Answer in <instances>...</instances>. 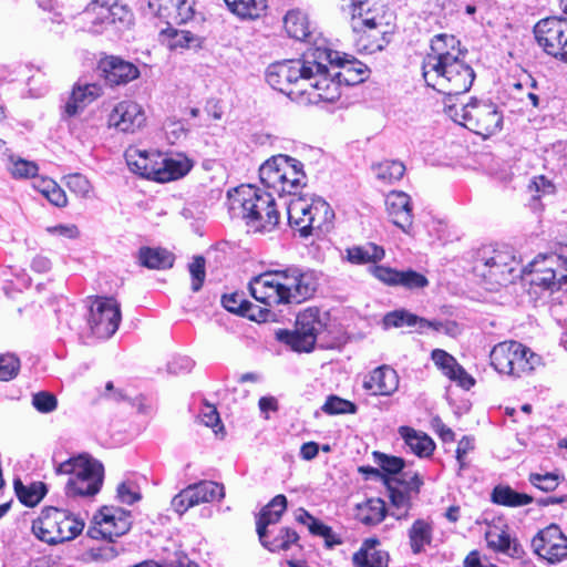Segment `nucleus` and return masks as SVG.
I'll return each instance as SVG.
<instances>
[{"instance_id": "11", "label": "nucleus", "mask_w": 567, "mask_h": 567, "mask_svg": "<svg viewBox=\"0 0 567 567\" xmlns=\"http://www.w3.org/2000/svg\"><path fill=\"white\" fill-rule=\"evenodd\" d=\"M84 528V522L71 512L47 507L33 522L32 532L37 538L50 545L74 539Z\"/></svg>"}, {"instance_id": "57", "label": "nucleus", "mask_w": 567, "mask_h": 567, "mask_svg": "<svg viewBox=\"0 0 567 567\" xmlns=\"http://www.w3.org/2000/svg\"><path fill=\"white\" fill-rule=\"evenodd\" d=\"M192 491L193 489H189L187 486L173 497L171 505L174 512H176L178 515H183L189 508L196 506Z\"/></svg>"}, {"instance_id": "41", "label": "nucleus", "mask_w": 567, "mask_h": 567, "mask_svg": "<svg viewBox=\"0 0 567 567\" xmlns=\"http://www.w3.org/2000/svg\"><path fill=\"white\" fill-rule=\"evenodd\" d=\"M386 515L385 503L381 498H370L358 507L360 522L368 526L381 523Z\"/></svg>"}, {"instance_id": "29", "label": "nucleus", "mask_w": 567, "mask_h": 567, "mask_svg": "<svg viewBox=\"0 0 567 567\" xmlns=\"http://www.w3.org/2000/svg\"><path fill=\"white\" fill-rule=\"evenodd\" d=\"M433 522L426 518H417L406 529V537L413 555L425 553L426 547L433 542Z\"/></svg>"}, {"instance_id": "44", "label": "nucleus", "mask_w": 567, "mask_h": 567, "mask_svg": "<svg viewBox=\"0 0 567 567\" xmlns=\"http://www.w3.org/2000/svg\"><path fill=\"white\" fill-rule=\"evenodd\" d=\"M284 27L290 38L305 40L309 35L307 17L301 11L291 10L284 18Z\"/></svg>"}, {"instance_id": "7", "label": "nucleus", "mask_w": 567, "mask_h": 567, "mask_svg": "<svg viewBox=\"0 0 567 567\" xmlns=\"http://www.w3.org/2000/svg\"><path fill=\"white\" fill-rule=\"evenodd\" d=\"M289 225L299 231L301 237L312 235L313 230L328 231L334 213L321 197L313 195H297L287 203Z\"/></svg>"}, {"instance_id": "61", "label": "nucleus", "mask_w": 567, "mask_h": 567, "mask_svg": "<svg viewBox=\"0 0 567 567\" xmlns=\"http://www.w3.org/2000/svg\"><path fill=\"white\" fill-rule=\"evenodd\" d=\"M32 404L39 412L49 413L55 410L56 399L49 392H39L33 395Z\"/></svg>"}, {"instance_id": "32", "label": "nucleus", "mask_w": 567, "mask_h": 567, "mask_svg": "<svg viewBox=\"0 0 567 567\" xmlns=\"http://www.w3.org/2000/svg\"><path fill=\"white\" fill-rule=\"evenodd\" d=\"M399 434L413 454L419 457H429L432 455L435 443L424 432L416 431L410 426H400Z\"/></svg>"}, {"instance_id": "17", "label": "nucleus", "mask_w": 567, "mask_h": 567, "mask_svg": "<svg viewBox=\"0 0 567 567\" xmlns=\"http://www.w3.org/2000/svg\"><path fill=\"white\" fill-rule=\"evenodd\" d=\"M535 39L543 50L560 60L565 61L567 52V20L550 17L543 19L534 27Z\"/></svg>"}, {"instance_id": "21", "label": "nucleus", "mask_w": 567, "mask_h": 567, "mask_svg": "<svg viewBox=\"0 0 567 567\" xmlns=\"http://www.w3.org/2000/svg\"><path fill=\"white\" fill-rule=\"evenodd\" d=\"M370 271L377 279L389 286H402L409 290L423 289L429 286L427 278L413 269L396 270L384 266H373Z\"/></svg>"}, {"instance_id": "46", "label": "nucleus", "mask_w": 567, "mask_h": 567, "mask_svg": "<svg viewBox=\"0 0 567 567\" xmlns=\"http://www.w3.org/2000/svg\"><path fill=\"white\" fill-rule=\"evenodd\" d=\"M391 504L394 511L391 515L396 519H406L412 506L410 493L406 489H400L389 486Z\"/></svg>"}, {"instance_id": "62", "label": "nucleus", "mask_w": 567, "mask_h": 567, "mask_svg": "<svg viewBox=\"0 0 567 567\" xmlns=\"http://www.w3.org/2000/svg\"><path fill=\"white\" fill-rule=\"evenodd\" d=\"M394 481L401 484L408 492H413L415 494L419 493L420 487L423 484L421 476L413 472H401L400 477L394 478Z\"/></svg>"}, {"instance_id": "27", "label": "nucleus", "mask_w": 567, "mask_h": 567, "mask_svg": "<svg viewBox=\"0 0 567 567\" xmlns=\"http://www.w3.org/2000/svg\"><path fill=\"white\" fill-rule=\"evenodd\" d=\"M432 360L435 365L452 381L468 390L474 385V379L457 363L456 359L442 349L432 351Z\"/></svg>"}, {"instance_id": "8", "label": "nucleus", "mask_w": 567, "mask_h": 567, "mask_svg": "<svg viewBox=\"0 0 567 567\" xmlns=\"http://www.w3.org/2000/svg\"><path fill=\"white\" fill-rule=\"evenodd\" d=\"M56 473L69 475L65 484L68 496H93L101 489L104 468L89 454H80L60 463Z\"/></svg>"}, {"instance_id": "59", "label": "nucleus", "mask_w": 567, "mask_h": 567, "mask_svg": "<svg viewBox=\"0 0 567 567\" xmlns=\"http://www.w3.org/2000/svg\"><path fill=\"white\" fill-rule=\"evenodd\" d=\"M529 482L535 487H537L544 492L554 491L559 484L558 476L553 473H545V474L532 473L529 475Z\"/></svg>"}, {"instance_id": "43", "label": "nucleus", "mask_w": 567, "mask_h": 567, "mask_svg": "<svg viewBox=\"0 0 567 567\" xmlns=\"http://www.w3.org/2000/svg\"><path fill=\"white\" fill-rule=\"evenodd\" d=\"M371 169L375 178L384 184L400 181L405 173V166L402 162L390 159L373 164Z\"/></svg>"}, {"instance_id": "16", "label": "nucleus", "mask_w": 567, "mask_h": 567, "mask_svg": "<svg viewBox=\"0 0 567 567\" xmlns=\"http://www.w3.org/2000/svg\"><path fill=\"white\" fill-rule=\"evenodd\" d=\"M121 319V307L114 298L96 297L92 301L87 322L97 338L112 337L117 331Z\"/></svg>"}, {"instance_id": "39", "label": "nucleus", "mask_w": 567, "mask_h": 567, "mask_svg": "<svg viewBox=\"0 0 567 567\" xmlns=\"http://www.w3.org/2000/svg\"><path fill=\"white\" fill-rule=\"evenodd\" d=\"M492 501L497 505L520 507L533 502L528 494L518 493L509 486L498 485L492 492Z\"/></svg>"}, {"instance_id": "33", "label": "nucleus", "mask_w": 567, "mask_h": 567, "mask_svg": "<svg viewBox=\"0 0 567 567\" xmlns=\"http://www.w3.org/2000/svg\"><path fill=\"white\" fill-rule=\"evenodd\" d=\"M190 168L192 163L187 157L181 154L166 156L161 153L158 182L166 183L178 179L185 176Z\"/></svg>"}, {"instance_id": "23", "label": "nucleus", "mask_w": 567, "mask_h": 567, "mask_svg": "<svg viewBox=\"0 0 567 567\" xmlns=\"http://www.w3.org/2000/svg\"><path fill=\"white\" fill-rule=\"evenodd\" d=\"M194 0H148L153 14L176 23H185L194 16Z\"/></svg>"}, {"instance_id": "12", "label": "nucleus", "mask_w": 567, "mask_h": 567, "mask_svg": "<svg viewBox=\"0 0 567 567\" xmlns=\"http://www.w3.org/2000/svg\"><path fill=\"white\" fill-rule=\"evenodd\" d=\"M491 365L499 373L511 378L530 374L542 364V358L517 341L499 342L489 353Z\"/></svg>"}, {"instance_id": "18", "label": "nucleus", "mask_w": 567, "mask_h": 567, "mask_svg": "<svg viewBox=\"0 0 567 567\" xmlns=\"http://www.w3.org/2000/svg\"><path fill=\"white\" fill-rule=\"evenodd\" d=\"M532 547L536 555L551 564L567 557V537L555 524L538 532L532 540Z\"/></svg>"}, {"instance_id": "25", "label": "nucleus", "mask_w": 567, "mask_h": 567, "mask_svg": "<svg viewBox=\"0 0 567 567\" xmlns=\"http://www.w3.org/2000/svg\"><path fill=\"white\" fill-rule=\"evenodd\" d=\"M106 82L111 85L126 84L138 78L137 66L118 56H107L101 62Z\"/></svg>"}, {"instance_id": "38", "label": "nucleus", "mask_w": 567, "mask_h": 567, "mask_svg": "<svg viewBox=\"0 0 567 567\" xmlns=\"http://www.w3.org/2000/svg\"><path fill=\"white\" fill-rule=\"evenodd\" d=\"M193 489L195 505L221 501L225 497L224 485L213 481H202L199 483L188 485Z\"/></svg>"}, {"instance_id": "54", "label": "nucleus", "mask_w": 567, "mask_h": 567, "mask_svg": "<svg viewBox=\"0 0 567 567\" xmlns=\"http://www.w3.org/2000/svg\"><path fill=\"white\" fill-rule=\"evenodd\" d=\"M197 45V38L186 30H172L168 47L171 49H187Z\"/></svg>"}, {"instance_id": "28", "label": "nucleus", "mask_w": 567, "mask_h": 567, "mask_svg": "<svg viewBox=\"0 0 567 567\" xmlns=\"http://www.w3.org/2000/svg\"><path fill=\"white\" fill-rule=\"evenodd\" d=\"M102 94V89L95 83H76L64 105V114L75 116Z\"/></svg>"}, {"instance_id": "2", "label": "nucleus", "mask_w": 567, "mask_h": 567, "mask_svg": "<svg viewBox=\"0 0 567 567\" xmlns=\"http://www.w3.org/2000/svg\"><path fill=\"white\" fill-rule=\"evenodd\" d=\"M422 74L427 86L444 94V105L454 96L466 93L475 79L473 68L465 62L460 41L450 34H436L431 51L423 59Z\"/></svg>"}, {"instance_id": "49", "label": "nucleus", "mask_w": 567, "mask_h": 567, "mask_svg": "<svg viewBox=\"0 0 567 567\" xmlns=\"http://www.w3.org/2000/svg\"><path fill=\"white\" fill-rule=\"evenodd\" d=\"M373 461L388 475H400L404 467L403 458L378 451L373 452Z\"/></svg>"}, {"instance_id": "30", "label": "nucleus", "mask_w": 567, "mask_h": 567, "mask_svg": "<svg viewBox=\"0 0 567 567\" xmlns=\"http://www.w3.org/2000/svg\"><path fill=\"white\" fill-rule=\"evenodd\" d=\"M379 540L375 538L365 539L360 549L353 554L354 567H388L389 554L378 549Z\"/></svg>"}, {"instance_id": "56", "label": "nucleus", "mask_w": 567, "mask_h": 567, "mask_svg": "<svg viewBox=\"0 0 567 567\" xmlns=\"http://www.w3.org/2000/svg\"><path fill=\"white\" fill-rule=\"evenodd\" d=\"M192 276V290L198 291L205 280V259L202 256H195L188 266Z\"/></svg>"}, {"instance_id": "4", "label": "nucleus", "mask_w": 567, "mask_h": 567, "mask_svg": "<svg viewBox=\"0 0 567 567\" xmlns=\"http://www.w3.org/2000/svg\"><path fill=\"white\" fill-rule=\"evenodd\" d=\"M332 61V53L327 48H310L301 59L285 60L270 64L266 71L268 84L276 91L292 100H307L313 103V82L320 79V71L326 62Z\"/></svg>"}, {"instance_id": "1", "label": "nucleus", "mask_w": 567, "mask_h": 567, "mask_svg": "<svg viewBox=\"0 0 567 567\" xmlns=\"http://www.w3.org/2000/svg\"><path fill=\"white\" fill-rule=\"evenodd\" d=\"M474 269L492 285L506 286L524 274L530 276V285L550 292L567 286V258L556 254L538 256L520 268L508 250H483Z\"/></svg>"}, {"instance_id": "55", "label": "nucleus", "mask_w": 567, "mask_h": 567, "mask_svg": "<svg viewBox=\"0 0 567 567\" xmlns=\"http://www.w3.org/2000/svg\"><path fill=\"white\" fill-rule=\"evenodd\" d=\"M20 369V361L14 354L0 355V380L9 381L13 379Z\"/></svg>"}, {"instance_id": "13", "label": "nucleus", "mask_w": 567, "mask_h": 567, "mask_svg": "<svg viewBox=\"0 0 567 567\" xmlns=\"http://www.w3.org/2000/svg\"><path fill=\"white\" fill-rule=\"evenodd\" d=\"M87 31L100 34L110 25L130 28L134 23L132 10L118 0H91L83 11Z\"/></svg>"}, {"instance_id": "6", "label": "nucleus", "mask_w": 567, "mask_h": 567, "mask_svg": "<svg viewBox=\"0 0 567 567\" xmlns=\"http://www.w3.org/2000/svg\"><path fill=\"white\" fill-rule=\"evenodd\" d=\"M332 61L326 62L320 71V79L313 82V95L311 101L315 104L320 102L332 103L341 95V84L355 85L364 81L369 69L359 61H350L341 58L339 52L332 51Z\"/></svg>"}, {"instance_id": "22", "label": "nucleus", "mask_w": 567, "mask_h": 567, "mask_svg": "<svg viewBox=\"0 0 567 567\" xmlns=\"http://www.w3.org/2000/svg\"><path fill=\"white\" fill-rule=\"evenodd\" d=\"M130 169L143 177L158 182L161 153L131 146L125 151Z\"/></svg>"}, {"instance_id": "20", "label": "nucleus", "mask_w": 567, "mask_h": 567, "mask_svg": "<svg viewBox=\"0 0 567 567\" xmlns=\"http://www.w3.org/2000/svg\"><path fill=\"white\" fill-rule=\"evenodd\" d=\"M146 116L143 107L133 101L118 102L110 112V127L123 133H134L145 125Z\"/></svg>"}, {"instance_id": "34", "label": "nucleus", "mask_w": 567, "mask_h": 567, "mask_svg": "<svg viewBox=\"0 0 567 567\" xmlns=\"http://www.w3.org/2000/svg\"><path fill=\"white\" fill-rule=\"evenodd\" d=\"M385 256L384 249L373 243L353 246L346 249L341 259L353 265L375 264Z\"/></svg>"}, {"instance_id": "14", "label": "nucleus", "mask_w": 567, "mask_h": 567, "mask_svg": "<svg viewBox=\"0 0 567 567\" xmlns=\"http://www.w3.org/2000/svg\"><path fill=\"white\" fill-rule=\"evenodd\" d=\"M322 327L319 311L309 308L297 316L296 329L293 331L279 330L277 339L288 344L293 351L310 352Z\"/></svg>"}, {"instance_id": "50", "label": "nucleus", "mask_w": 567, "mask_h": 567, "mask_svg": "<svg viewBox=\"0 0 567 567\" xmlns=\"http://www.w3.org/2000/svg\"><path fill=\"white\" fill-rule=\"evenodd\" d=\"M417 322L420 323V318L406 310H395L383 318L386 328L414 327Z\"/></svg>"}, {"instance_id": "37", "label": "nucleus", "mask_w": 567, "mask_h": 567, "mask_svg": "<svg viewBox=\"0 0 567 567\" xmlns=\"http://www.w3.org/2000/svg\"><path fill=\"white\" fill-rule=\"evenodd\" d=\"M299 539L298 534L288 528L281 527L278 533L275 530L267 533L264 539H259L261 545L270 551L288 550L291 545L296 544Z\"/></svg>"}, {"instance_id": "63", "label": "nucleus", "mask_w": 567, "mask_h": 567, "mask_svg": "<svg viewBox=\"0 0 567 567\" xmlns=\"http://www.w3.org/2000/svg\"><path fill=\"white\" fill-rule=\"evenodd\" d=\"M47 231L54 236H60L69 239L79 237L80 231L75 225H55L47 228Z\"/></svg>"}, {"instance_id": "35", "label": "nucleus", "mask_w": 567, "mask_h": 567, "mask_svg": "<svg viewBox=\"0 0 567 567\" xmlns=\"http://www.w3.org/2000/svg\"><path fill=\"white\" fill-rule=\"evenodd\" d=\"M140 264L150 269H166L174 264V255L163 248L143 247L138 251Z\"/></svg>"}, {"instance_id": "58", "label": "nucleus", "mask_w": 567, "mask_h": 567, "mask_svg": "<svg viewBox=\"0 0 567 567\" xmlns=\"http://www.w3.org/2000/svg\"><path fill=\"white\" fill-rule=\"evenodd\" d=\"M117 498L123 504L132 505L141 499V493L135 483L123 482L117 486Z\"/></svg>"}, {"instance_id": "60", "label": "nucleus", "mask_w": 567, "mask_h": 567, "mask_svg": "<svg viewBox=\"0 0 567 567\" xmlns=\"http://www.w3.org/2000/svg\"><path fill=\"white\" fill-rule=\"evenodd\" d=\"M529 190L535 193V198H540L543 196L554 194L555 186L548 178L539 175L532 179Z\"/></svg>"}, {"instance_id": "26", "label": "nucleus", "mask_w": 567, "mask_h": 567, "mask_svg": "<svg viewBox=\"0 0 567 567\" xmlns=\"http://www.w3.org/2000/svg\"><path fill=\"white\" fill-rule=\"evenodd\" d=\"M363 388L374 395H392L399 388V375L389 365L378 367L365 378Z\"/></svg>"}, {"instance_id": "47", "label": "nucleus", "mask_w": 567, "mask_h": 567, "mask_svg": "<svg viewBox=\"0 0 567 567\" xmlns=\"http://www.w3.org/2000/svg\"><path fill=\"white\" fill-rule=\"evenodd\" d=\"M221 302L225 309L230 312L248 316L250 319H256L255 313L250 312L254 307L248 300L245 299L244 293L234 292L224 295Z\"/></svg>"}, {"instance_id": "45", "label": "nucleus", "mask_w": 567, "mask_h": 567, "mask_svg": "<svg viewBox=\"0 0 567 567\" xmlns=\"http://www.w3.org/2000/svg\"><path fill=\"white\" fill-rule=\"evenodd\" d=\"M34 187L54 206L64 207L68 204L65 192L53 179L41 178L34 183Z\"/></svg>"}, {"instance_id": "9", "label": "nucleus", "mask_w": 567, "mask_h": 567, "mask_svg": "<svg viewBox=\"0 0 567 567\" xmlns=\"http://www.w3.org/2000/svg\"><path fill=\"white\" fill-rule=\"evenodd\" d=\"M259 177L265 187L279 196L288 194L290 198L298 195L297 190L307 179L302 163L282 154L266 161L259 168Z\"/></svg>"}, {"instance_id": "10", "label": "nucleus", "mask_w": 567, "mask_h": 567, "mask_svg": "<svg viewBox=\"0 0 567 567\" xmlns=\"http://www.w3.org/2000/svg\"><path fill=\"white\" fill-rule=\"evenodd\" d=\"M446 113L453 121L484 138L502 130L503 115L493 103L472 101L461 106L446 103Z\"/></svg>"}, {"instance_id": "48", "label": "nucleus", "mask_w": 567, "mask_h": 567, "mask_svg": "<svg viewBox=\"0 0 567 567\" xmlns=\"http://www.w3.org/2000/svg\"><path fill=\"white\" fill-rule=\"evenodd\" d=\"M8 169L13 178H31L37 176L39 167L32 161L10 156Z\"/></svg>"}, {"instance_id": "24", "label": "nucleus", "mask_w": 567, "mask_h": 567, "mask_svg": "<svg viewBox=\"0 0 567 567\" xmlns=\"http://www.w3.org/2000/svg\"><path fill=\"white\" fill-rule=\"evenodd\" d=\"M385 207L392 223L408 231L413 221L410 196L401 190H392L385 197Z\"/></svg>"}, {"instance_id": "40", "label": "nucleus", "mask_w": 567, "mask_h": 567, "mask_svg": "<svg viewBox=\"0 0 567 567\" xmlns=\"http://www.w3.org/2000/svg\"><path fill=\"white\" fill-rule=\"evenodd\" d=\"M488 547L509 556L519 555V546L513 542L509 535L497 527L489 528L485 534Z\"/></svg>"}, {"instance_id": "3", "label": "nucleus", "mask_w": 567, "mask_h": 567, "mask_svg": "<svg viewBox=\"0 0 567 567\" xmlns=\"http://www.w3.org/2000/svg\"><path fill=\"white\" fill-rule=\"evenodd\" d=\"M316 271L299 266L265 271L249 282L251 296L269 308L300 305L317 291Z\"/></svg>"}, {"instance_id": "31", "label": "nucleus", "mask_w": 567, "mask_h": 567, "mask_svg": "<svg viewBox=\"0 0 567 567\" xmlns=\"http://www.w3.org/2000/svg\"><path fill=\"white\" fill-rule=\"evenodd\" d=\"M286 508L287 498L285 495L279 494L261 509L257 519V534L259 539H264L267 533L272 530L271 527L280 520Z\"/></svg>"}, {"instance_id": "53", "label": "nucleus", "mask_w": 567, "mask_h": 567, "mask_svg": "<svg viewBox=\"0 0 567 567\" xmlns=\"http://www.w3.org/2000/svg\"><path fill=\"white\" fill-rule=\"evenodd\" d=\"M65 179L66 186L72 193L76 194L80 197H89L92 190V185L84 175L79 173L70 174L65 177Z\"/></svg>"}, {"instance_id": "52", "label": "nucleus", "mask_w": 567, "mask_h": 567, "mask_svg": "<svg viewBox=\"0 0 567 567\" xmlns=\"http://www.w3.org/2000/svg\"><path fill=\"white\" fill-rule=\"evenodd\" d=\"M198 420L205 426L212 427L215 434L224 432V425L221 424L219 413L212 404L206 403L202 406Z\"/></svg>"}, {"instance_id": "5", "label": "nucleus", "mask_w": 567, "mask_h": 567, "mask_svg": "<svg viewBox=\"0 0 567 567\" xmlns=\"http://www.w3.org/2000/svg\"><path fill=\"white\" fill-rule=\"evenodd\" d=\"M228 210L233 218L243 219L252 233H269L279 224L272 194L252 185H240L228 192Z\"/></svg>"}, {"instance_id": "15", "label": "nucleus", "mask_w": 567, "mask_h": 567, "mask_svg": "<svg viewBox=\"0 0 567 567\" xmlns=\"http://www.w3.org/2000/svg\"><path fill=\"white\" fill-rule=\"evenodd\" d=\"M132 525L131 512L115 506H103L93 516V526L87 529V535L93 539L114 538L126 534Z\"/></svg>"}, {"instance_id": "36", "label": "nucleus", "mask_w": 567, "mask_h": 567, "mask_svg": "<svg viewBox=\"0 0 567 567\" xmlns=\"http://www.w3.org/2000/svg\"><path fill=\"white\" fill-rule=\"evenodd\" d=\"M231 13L240 19H258L267 9V0H224Z\"/></svg>"}, {"instance_id": "51", "label": "nucleus", "mask_w": 567, "mask_h": 567, "mask_svg": "<svg viewBox=\"0 0 567 567\" xmlns=\"http://www.w3.org/2000/svg\"><path fill=\"white\" fill-rule=\"evenodd\" d=\"M322 411L327 414H348L355 413L357 406L354 403L341 399L337 395H330L322 406Z\"/></svg>"}, {"instance_id": "64", "label": "nucleus", "mask_w": 567, "mask_h": 567, "mask_svg": "<svg viewBox=\"0 0 567 567\" xmlns=\"http://www.w3.org/2000/svg\"><path fill=\"white\" fill-rule=\"evenodd\" d=\"M194 367V361L188 357H178L168 364V370L172 373L189 372Z\"/></svg>"}, {"instance_id": "19", "label": "nucleus", "mask_w": 567, "mask_h": 567, "mask_svg": "<svg viewBox=\"0 0 567 567\" xmlns=\"http://www.w3.org/2000/svg\"><path fill=\"white\" fill-rule=\"evenodd\" d=\"M352 31L357 34L355 42L360 50L368 53L381 51L384 47L385 32L380 29V22L368 10L365 17H357L352 14L351 19Z\"/></svg>"}, {"instance_id": "42", "label": "nucleus", "mask_w": 567, "mask_h": 567, "mask_svg": "<svg viewBox=\"0 0 567 567\" xmlns=\"http://www.w3.org/2000/svg\"><path fill=\"white\" fill-rule=\"evenodd\" d=\"M14 491L19 501L29 507L38 505L47 494V487L42 482L24 485L20 480H16Z\"/></svg>"}]
</instances>
